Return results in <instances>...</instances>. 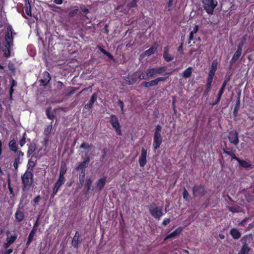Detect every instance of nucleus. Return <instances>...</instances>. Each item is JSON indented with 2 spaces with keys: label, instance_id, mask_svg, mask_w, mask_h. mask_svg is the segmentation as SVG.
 I'll list each match as a JSON object with an SVG mask.
<instances>
[{
  "label": "nucleus",
  "instance_id": "1",
  "mask_svg": "<svg viewBox=\"0 0 254 254\" xmlns=\"http://www.w3.org/2000/svg\"><path fill=\"white\" fill-rule=\"evenodd\" d=\"M162 127L160 125L155 126L153 135V147L154 150H157L160 147L163 141V137L161 135Z\"/></svg>",
  "mask_w": 254,
  "mask_h": 254
},
{
  "label": "nucleus",
  "instance_id": "2",
  "mask_svg": "<svg viewBox=\"0 0 254 254\" xmlns=\"http://www.w3.org/2000/svg\"><path fill=\"white\" fill-rule=\"evenodd\" d=\"M167 69L166 66H158L155 68H149L146 70L145 73L147 78H152L156 75H162Z\"/></svg>",
  "mask_w": 254,
  "mask_h": 254
},
{
  "label": "nucleus",
  "instance_id": "3",
  "mask_svg": "<svg viewBox=\"0 0 254 254\" xmlns=\"http://www.w3.org/2000/svg\"><path fill=\"white\" fill-rule=\"evenodd\" d=\"M203 7L209 14H212L214 10L218 5L216 0H201Z\"/></svg>",
  "mask_w": 254,
  "mask_h": 254
},
{
  "label": "nucleus",
  "instance_id": "4",
  "mask_svg": "<svg viewBox=\"0 0 254 254\" xmlns=\"http://www.w3.org/2000/svg\"><path fill=\"white\" fill-rule=\"evenodd\" d=\"M148 209L151 216L158 220H159L164 215L162 208L158 207L155 203H151L148 207Z\"/></svg>",
  "mask_w": 254,
  "mask_h": 254
},
{
  "label": "nucleus",
  "instance_id": "5",
  "mask_svg": "<svg viewBox=\"0 0 254 254\" xmlns=\"http://www.w3.org/2000/svg\"><path fill=\"white\" fill-rule=\"evenodd\" d=\"M110 123L115 129L117 134L121 136L122 135L121 127L118 117L115 115H111L110 117Z\"/></svg>",
  "mask_w": 254,
  "mask_h": 254
},
{
  "label": "nucleus",
  "instance_id": "6",
  "mask_svg": "<svg viewBox=\"0 0 254 254\" xmlns=\"http://www.w3.org/2000/svg\"><path fill=\"white\" fill-rule=\"evenodd\" d=\"M90 161L89 156H86L82 162H78L75 168V170L82 175H85V169L87 167Z\"/></svg>",
  "mask_w": 254,
  "mask_h": 254
},
{
  "label": "nucleus",
  "instance_id": "7",
  "mask_svg": "<svg viewBox=\"0 0 254 254\" xmlns=\"http://www.w3.org/2000/svg\"><path fill=\"white\" fill-rule=\"evenodd\" d=\"M250 237L248 235H245L243 237V238L241 240V243L243 244V245L240 249V250L238 252V254H249L251 248L249 246L248 244L247 243V240L248 238Z\"/></svg>",
  "mask_w": 254,
  "mask_h": 254
},
{
  "label": "nucleus",
  "instance_id": "8",
  "mask_svg": "<svg viewBox=\"0 0 254 254\" xmlns=\"http://www.w3.org/2000/svg\"><path fill=\"white\" fill-rule=\"evenodd\" d=\"M33 176H21L23 184L22 190L23 191H28L31 188L33 183Z\"/></svg>",
  "mask_w": 254,
  "mask_h": 254
},
{
  "label": "nucleus",
  "instance_id": "9",
  "mask_svg": "<svg viewBox=\"0 0 254 254\" xmlns=\"http://www.w3.org/2000/svg\"><path fill=\"white\" fill-rule=\"evenodd\" d=\"M192 192L194 197L202 196L205 194L206 190L203 185H194L192 188Z\"/></svg>",
  "mask_w": 254,
  "mask_h": 254
},
{
  "label": "nucleus",
  "instance_id": "10",
  "mask_svg": "<svg viewBox=\"0 0 254 254\" xmlns=\"http://www.w3.org/2000/svg\"><path fill=\"white\" fill-rule=\"evenodd\" d=\"M13 31L12 26L11 25H8L7 28V32L5 35V41L8 48H10L11 46H13Z\"/></svg>",
  "mask_w": 254,
  "mask_h": 254
},
{
  "label": "nucleus",
  "instance_id": "11",
  "mask_svg": "<svg viewBox=\"0 0 254 254\" xmlns=\"http://www.w3.org/2000/svg\"><path fill=\"white\" fill-rule=\"evenodd\" d=\"M228 137L231 143L235 145H237L239 144L238 133L236 130H232L229 132Z\"/></svg>",
  "mask_w": 254,
  "mask_h": 254
},
{
  "label": "nucleus",
  "instance_id": "12",
  "mask_svg": "<svg viewBox=\"0 0 254 254\" xmlns=\"http://www.w3.org/2000/svg\"><path fill=\"white\" fill-rule=\"evenodd\" d=\"M147 150L144 148L142 147L141 150V154L139 157L138 162L139 165L141 167H143L146 164L147 162Z\"/></svg>",
  "mask_w": 254,
  "mask_h": 254
},
{
  "label": "nucleus",
  "instance_id": "13",
  "mask_svg": "<svg viewBox=\"0 0 254 254\" xmlns=\"http://www.w3.org/2000/svg\"><path fill=\"white\" fill-rule=\"evenodd\" d=\"M169 73L166 72L164 74V76L158 77L154 79H153L149 81L150 82V87L157 86L159 82L160 81H166L169 78Z\"/></svg>",
  "mask_w": 254,
  "mask_h": 254
},
{
  "label": "nucleus",
  "instance_id": "14",
  "mask_svg": "<svg viewBox=\"0 0 254 254\" xmlns=\"http://www.w3.org/2000/svg\"><path fill=\"white\" fill-rule=\"evenodd\" d=\"M137 80V76L136 72L132 73H129L125 77L126 83L128 85L134 84Z\"/></svg>",
  "mask_w": 254,
  "mask_h": 254
},
{
  "label": "nucleus",
  "instance_id": "15",
  "mask_svg": "<svg viewBox=\"0 0 254 254\" xmlns=\"http://www.w3.org/2000/svg\"><path fill=\"white\" fill-rule=\"evenodd\" d=\"M107 180L106 177H104L100 179L96 183V186L93 188V190H96L98 192H100L101 190L104 187Z\"/></svg>",
  "mask_w": 254,
  "mask_h": 254
},
{
  "label": "nucleus",
  "instance_id": "16",
  "mask_svg": "<svg viewBox=\"0 0 254 254\" xmlns=\"http://www.w3.org/2000/svg\"><path fill=\"white\" fill-rule=\"evenodd\" d=\"M22 208L23 207H22L21 209L17 208L14 215L15 220L18 223L23 221L25 217L24 213L22 210Z\"/></svg>",
  "mask_w": 254,
  "mask_h": 254
},
{
  "label": "nucleus",
  "instance_id": "17",
  "mask_svg": "<svg viewBox=\"0 0 254 254\" xmlns=\"http://www.w3.org/2000/svg\"><path fill=\"white\" fill-rule=\"evenodd\" d=\"M43 78L40 80L41 83L44 86L47 85L51 79L50 73L45 71L43 73Z\"/></svg>",
  "mask_w": 254,
  "mask_h": 254
},
{
  "label": "nucleus",
  "instance_id": "18",
  "mask_svg": "<svg viewBox=\"0 0 254 254\" xmlns=\"http://www.w3.org/2000/svg\"><path fill=\"white\" fill-rule=\"evenodd\" d=\"M169 47L166 46L164 48L163 57L164 60L167 62L172 61L174 59L173 56L169 53Z\"/></svg>",
  "mask_w": 254,
  "mask_h": 254
},
{
  "label": "nucleus",
  "instance_id": "19",
  "mask_svg": "<svg viewBox=\"0 0 254 254\" xmlns=\"http://www.w3.org/2000/svg\"><path fill=\"white\" fill-rule=\"evenodd\" d=\"M183 230V228L181 226L177 228L175 231H174L173 232L171 233L169 235H168L165 239V240H168L169 239L175 237L177 236L179 234H180Z\"/></svg>",
  "mask_w": 254,
  "mask_h": 254
},
{
  "label": "nucleus",
  "instance_id": "20",
  "mask_svg": "<svg viewBox=\"0 0 254 254\" xmlns=\"http://www.w3.org/2000/svg\"><path fill=\"white\" fill-rule=\"evenodd\" d=\"M230 234L233 239L238 240L241 238L242 234L237 228H233L230 231Z\"/></svg>",
  "mask_w": 254,
  "mask_h": 254
},
{
  "label": "nucleus",
  "instance_id": "21",
  "mask_svg": "<svg viewBox=\"0 0 254 254\" xmlns=\"http://www.w3.org/2000/svg\"><path fill=\"white\" fill-rule=\"evenodd\" d=\"M79 232L76 231L71 241V244L74 248L77 249L78 248L79 243H80L79 239Z\"/></svg>",
  "mask_w": 254,
  "mask_h": 254
},
{
  "label": "nucleus",
  "instance_id": "22",
  "mask_svg": "<svg viewBox=\"0 0 254 254\" xmlns=\"http://www.w3.org/2000/svg\"><path fill=\"white\" fill-rule=\"evenodd\" d=\"M64 182L65 179L64 176H59V178L56 182L53 189L58 191L60 187L64 183Z\"/></svg>",
  "mask_w": 254,
  "mask_h": 254
},
{
  "label": "nucleus",
  "instance_id": "23",
  "mask_svg": "<svg viewBox=\"0 0 254 254\" xmlns=\"http://www.w3.org/2000/svg\"><path fill=\"white\" fill-rule=\"evenodd\" d=\"M24 9L26 14L29 16H32L31 6L29 0H24Z\"/></svg>",
  "mask_w": 254,
  "mask_h": 254
},
{
  "label": "nucleus",
  "instance_id": "24",
  "mask_svg": "<svg viewBox=\"0 0 254 254\" xmlns=\"http://www.w3.org/2000/svg\"><path fill=\"white\" fill-rule=\"evenodd\" d=\"M242 52L240 51L237 50H236L235 53L234 54L232 59L230 61V64L231 66L238 60L242 54Z\"/></svg>",
  "mask_w": 254,
  "mask_h": 254
},
{
  "label": "nucleus",
  "instance_id": "25",
  "mask_svg": "<svg viewBox=\"0 0 254 254\" xmlns=\"http://www.w3.org/2000/svg\"><path fill=\"white\" fill-rule=\"evenodd\" d=\"M8 146L9 148V149L16 153L17 152L18 148L16 145V141L14 139H12L10 140L8 143Z\"/></svg>",
  "mask_w": 254,
  "mask_h": 254
},
{
  "label": "nucleus",
  "instance_id": "26",
  "mask_svg": "<svg viewBox=\"0 0 254 254\" xmlns=\"http://www.w3.org/2000/svg\"><path fill=\"white\" fill-rule=\"evenodd\" d=\"M154 45L155 46H151L148 50H147L145 51L144 54L145 55L150 56L155 52V51H156V50L157 49L158 45H157V43H156V42H155L154 43Z\"/></svg>",
  "mask_w": 254,
  "mask_h": 254
},
{
  "label": "nucleus",
  "instance_id": "27",
  "mask_svg": "<svg viewBox=\"0 0 254 254\" xmlns=\"http://www.w3.org/2000/svg\"><path fill=\"white\" fill-rule=\"evenodd\" d=\"M192 72V68L190 66H189L182 72V76L184 78H188L190 76Z\"/></svg>",
  "mask_w": 254,
  "mask_h": 254
},
{
  "label": "nucleus",
  "instance_id": "28",
  "mask_svg": "<svg viewBox=\"0 0 254 254\" xmlns=\"http://www.w3.org/2000/svg\"><path fill=\"white\" fill-rule=\"evenodd\" d=\"M198 30V26L197 25H195L194 26L193 30L190 33L189 43H190V41L194 39V34H196Z\"/></svg>",
  "mask_w": 254,
  "mask_h": 254
},
{
  "label": "nucleus",
  "instance_id": "29",
  "mask_svg": "<svg viewBox=\"0 0 254 254\" xmlns=\"http://www.w3.org/2000/svg\"><path fill=\"white\" fill-rule=\"evenodd\" d=\"M53 121H52L50 123V124L48 125L44 129V134L47 137H49L50 134L51 133L52 128H53Z\"/></svg>",
  "mask_w": 254,
  "mask_h": 254
},
{
  "label": "nucleus",
  "instance_id": "30",
  "mask_svg": "<svg viewBox=\"0 0 254 254\" xmlns=\"http://www.w3.org/2000/svg\"><path fill=\"white\" fill-rule=\"evenodd\" d=\"M36 145L35 143H30L28 145V149L27 151L28 156H30L36 150Z\"/></svg>",
  "mask_w": 254,
  "mask_h": 254
},
{
  "label": "nucleus",
  "instance_id": "31",
  "mask_svg": "<svg viewBox=\"0 0 254 254\" xmlns=\"http://www.w3.org/2000/svg\"><path fill=\"white\" fill-rule=\"evenodd\" d=\"M67 170L66 165L65 162H62L60 166V172L59 175H64Z\"/></svg>",
  "mask_w": 254,
  "mask_h": 254
},
{
  "label": "nucleus",
  "instance_id": "32",
  "mask_svg": "<svg viewBox=\"0 0 254 254\" xmlns=\"http://www.w3.org/2000/svg\"><path fill=\"white\" fill-rule=\"evenodd\" d=\"M92 183V181L90 178H89L86 180L85 185L84 189H86V191L88 192L90 190L91 186Z\"/></svg>",
  "mask_w": 254,
  "mask_h": 254
},
{
  "label": "nucleus",
  "instance_id": "33",
  "mask_svg": "<svg viewBox=\"0 0 254 254\" xmlns=\"http://www.w3.org/2000/svg\"><path fill=\"white\" fill-rule=\"evenodd\" d=\"M51 107L48 108L46 110V115L49 119L53 120L55 118L56 116L51 113Z\"/></svg>",
  "mask_w": 254,
  "mask_h": 254
},
{
  "label": "nucleus",
  "instance_id": "34",
  "mask_svg": "<svg viewBox=\"0 0 254 254\" xmlns=\"http://www.w3.org/2000/svg\"><path fill=\"white\" fill-rule=\"evenodd\" d=\"M238 162L240 165L244 168H247L251 166L250 164L246 160H241L239 159Z\"/></svg>",
  "mask_w": 254,
  "mask_h": 254
},
{
  "label": "nucleus",
  "instance_id": "35",
  "mask_svg": "<svg viewBox=\"0 0 254 254\" xmlns=\"http://www.w3.org/2000/svg\"><path fill=\"white\" fill-rule=\"evenodd\" d=\"M17 236L16 234H15L14 235H11L10 236H9L8 235H7V238H6V241H8V243H10V244H12L15 241V240L17 239Z\"/></svg>",
  "mask_w": 254,
  "mask_h": 254
},
{
  "label": "nucleus",
  "instance_id": "36",
  "mask_svg": "<svg viewBox=\"0 0 254 254\" xmlns=\"http://www.w3.org/2000/svg\"><path fill=\"white\" fill-rule=\"evenodd\" d=\"M92 145L91 144H89L85 142H82L80 145V149H89L91 148Z\"/></svg>",
  "mask_w": 254,
  "mask_h": 254
},
{
  "label": "nucleus",
  "instance_id": "37",
  "mask_svg": "<svg viewBox=\"0 0 254 254\" xmlns=\"http://www.w3.org/2000/svg\"><path fill=\"white\" fill-rule=\"evenodd\" d=\"M218 67V62L217 60L213 61L210 69L216 71Z\"/></svg>",
  "mask_w": 254,
  "mask_h": 254
},
{
  "label": "nucleus",
  "instance_id": "38",
  "mask_svg": "<svg viewBox=\"0 0 254 254\" xmlns=\"http://www.w3.org/2000/svg\"><path fill=\"white\" fill-rule=\"evenodd\" d=\"M213 78H214L213 77H209L207 76L205 87L211 88Z\"/></svg>",
  "mask_w": 254,
  "mask_h": 254
},
{
  "label": "nucleus",
  "instance_id": "39",
  "mask_svg": "<svg viewBox=\"0 0 254 254\" xmlns=\"http://www.w3.org/2000/svg\"><path fill=\"white\" fill-rule=\"evenodd\" d=\"M246 38H244L237 46V50L242 52V48L245 43Z\"/></svg>",
  "mask_w": 254,
  "mask_h": 254
},
{
  "label": "nucleus",
  "instance_id": "40",
  "mask_svg": "<svg viewBox=\"0 0 254 254\" xmlns=\"http://www.w3.org/2000/svg\"><path fill=\"white\" fill-rule=\"evenodd\" d=\"M7 182H8V189L9 190V191L10 192V194H12V195H14V193L13 190L10 184V176H7Z\"/></svg>",
  "mask_w": 254,
  "mask_h": 254
},
{
  "label": "nucleus",
  "instance_id": "41",
  "mask_svg": "<svg viewBox=\"0 0 254 254\" xmlns=\"http://www.w3.org/2000/svg\"><path fill=\"white\" fill-rule=\"evenodd\" d=\"M34 236H35L34 234H31V233H30L29 234V236H28V239H27V242H26V244L27 247H28L30 245L31 243L32 242Z\"/></svg>",
  "mask_w": 254,
  "mask_h": 254
},
{
  "label": "nucleus",
  "instance_id": "42",
  "mask_svg": "<svg viewBox=\"0 0 254 254\" xmlns=\"http://www.w3.org/2000/svg\"><path fill=\"white\" fill-rule=\"evenodd\" d=\"M240 96L241 94L239 93L236 100V104L235 105L234 108H235V110H239L240 106Z\"/></svg>",
  "mask_w": 254,
  "mask_h": 254
},
{
  "label": "nucleus",
  "instance_id": "43",
  "mask_svg": "<svg viewBox=\"0 0 254 254\" xmlns=\"http://www.w3.org/2000/svg\"><path fill=\"white\" fill-rule=\"evenodd\" d=\"M26 133H24L22 138L19 141V144L21 147H22L26 143Z\"/></svg>",
  "mask_w": 254,
  "mask_h": 254
},
{
  "label": "nucleus",
  "instance_id": "44",
  "mask_svg": "<svg viewBox=\"0 0 254 254\" xmlns=\"http://www.w3.org/2000/svg\"><path fill=\"white\" fill-rule=\"evenodd\" d=\"M183 197L185 199H186V200H189V201L190 200V196L189 193H188V192L185 189H184V191L183 192Z\"/></svg>",
  "mask_w": 254,
  "mask_h": 254
},
{
  "label": "nucleus",
  "instance_id": "45",
  "mask_svg": "<svg viewBox=\"0 0 254 254\" xmlns=\"http://www.w3.org/2000/svg\"><path fill=\"white\" fill-rule=\"evenodd\" d=\"M97 95L96 93L93 94L89 103L93 105L94 103L97 100Z\"/></svg>",
  "mask_w": 254,
  "mask_h": 254
},
{
  "label": "nucleus",
  "instance_id": "46",
  "mask_svg": "<svg viewBox=\"0 0 254 254\" xmlns=\"http://www.w3.org/2000/svg\"><path fill=\"white\" fill-rule=\"evenodd\" d=\"M78 11V9H77V8H76L75 9L71 10L68 13V16L69 17H73L74 16H75V15H76L77 14Z\"/></svg>",
  "mask_w": 254,
  "mask_h": 254
},
{
  "label": "nucleus",
  "instance_id": "47",
  "mask_svg": "<svg viewBox=\"0 0 254 254\" xmlns=\"http://www.w3.org/2000/svg\"><path fill=\"white\" fill-rule=\"evenodd\" d=\"M223 153L226 154L228 155H230L232 152V148H223L222 149Z\"/></svg>",
  "mask_w": 254,
  "mask_h": 254
},
{
  "label": "nucleus",
  "instance_id": "48",
  "mask_svg": "<svg viewBox=\"0 0 254 254\" xmlns=\"http://www.w3.org/2000/svg\"><path fill=\"white\" fill-rule=\"evenodd\" d=\"M118 105L121 108L122 112L124 113V103L123 101H122L121 99H119L118 100Z\"/></svg>",
  "mask_w": 254,
  "mask_h": 254
},
{
  "label": "nucleus",
  "instance_id": "49",
  "mask_svg": "<svg viewBox=\"0 0 254 254\" xmlns=\"http://www.w3.org/2000/svg\"><path fill=\"white\" fill-rule=\"evenodd\" d=\"M102 152L103 154H102V156L101 157V160H103L107 156V152H108V149L107 148H104L102 150Z\"/></svg>",
  "mask_w": 254,
  "mask_h": 254
},
{
  "label": "nucleus",
  "instance_id": "50",
  "mask_svg": "<svg viewBox=\"0 0 254 254\" xmlns=\"http://www.w3.org/2000/svg\"><path fill=\"white\" fill-rule=\"evenodd\" d=\"M9 48H10L8 47L7 48L5 49L4 51V57L6 58H9L10 56V52Z\"/></svg>",
  "mask_w": 254,
  "mask_h": 254
},
{
  "label": "nucleus",
  "instance_id": "51",
  "mask_svg": "<svg viewBox=\"0 0 254 254\" xmlns=\"http://www.w3.org/2000/svg\"><path fill=\"white\" fill-rule=\"evenodd\" d=\"M178 52H180L181 54L183 55L184 54L183 52V42H182L180 44V45L179 46V47L177 49Z\"/></svg>",
  "mask_w": 254,
  "mask_h": 254
},
{
  "label": "nucleus",
  "instance_id": "52",
  "mask_svg": "<svg viewBox=\"0 0 254 254\" xmlns=\"http://www.w3.org/2000/svg\"><path fill=\"white\" fill-rule=\"evenodd\" d=\"M40 199L41 197L40 195H37L36 197H35L33 200L34 203V205L35 206L36 204H37L40 201Z\"/></svg>",
  "mask_w": 254,
  "mask_h": 254
},
{
  "label": "nucleus",
  "instance_id": "53",
  "mask_svg": "<svg viewBox=\"0 0 254 254\" xmlns=\"http://www.w3.org/2000/svg\"><path fill=\"white\" fill-rule=\"evenodd\" d=\"M149 83V81H143L141 84V86L145 88L150 87Z\"/></svg>",
  "mask_w": 254,
  "mask_h": 254
},
{
  "label": "nucleus",
  "instance_id": "54",
  "mask_svg": "<svg viewBox=\"0 0 254 254\" xmlns=\"http://www.w3.org/2000/svg\"><path fill=\"white\" fill-rule=\"evenodd\" d=\"M20 163V159L19 157H16L15 158L14 162L13 163V166L15 168H17L18 165Z\"/></svg>",
  "mask_w": 254,
  "mask_h": 254
},
{
  "label": "nucleus",
  "instance_id": "55",
  "mask_svg": "<svg viewBox=\"0 0 254 254\" xmlns=\"http://www.w3.org/2000/svg\"><path fill=\"white\" fill-rule=\"evenodd\" d=\"M174 0H169V1H168L167 3V7L168 8V11H170V8L173 5V2L174 1Z\"/></svg>",
  "mask_w": 254,
  "mask_h": 254
},
{
  "label": "nucleus",
  "instance_id": "56",
  "mask_svg": "<svg viewBox=\"0 0 254 254\" xmlns=\"http://www.w3.org/2000/svg\"><path fill=\"white\" fill-rule=\"evenodd\" d=\"M13 252V250L12 249H9L6 250L5 251H1V254H11Z\"/></svg>",
  "mask_w": 254,
  "mask_h": 254
},
{
  "label": "nucleus",
  "instance_id": "57",
  "mask_svg": "<svg viewBox=\"0 0 254 254\" xmlns=\"http://www.w3.org/2000/svg\"><path fill=\"white\" fill-rule=\"evenodd\" d=\"M39 219H40V217L38 216V218H37V220L35 222L34 224V225H33V228H37L38 229V227L40 224V223H39Z\"/></svg>",
  "mask_w": 254,
  "mask_h": 254
},
{
  "label": "nucleus",
  "instance_id": "58",
  "mask_svg": "<svg viewBox=\"0 0 254 254\" xmlns=\"http://www.w3.org/2000/svg\"><path fill=\"white\" fill-rule=\"evenodd\" d=\"M170 222V218H165L162 222V224L166 226H167Z\"/></svg>",
  "mask_w": 254,
  "mask_h": 254
},
{
  "label": "nucleus",
  "instance_id": "59",
  "mask_svg": "<svg viewBox=\"0 0 254 254\" xmlns=\"http://www.w3.org/2000/svg\"><path fill=\"white\" fill-rule=\"evenodd\" d=\"M226 85H227V84H226L225 82H223V84H222L221 88H220L219 91L223 93L224 92V90L225 89Z\"/></svg>",
  "mask_w": 254,
  "mask_h": 254
},
{
  "label": "nucleus",
  "instance_id": "60",
  "mask_svg": "<svg viewBox=\"0 0 254 254\" xmlns=\"http://www.w3.org/2000/svg\"><path fill=\"white\" fill-rule=\"evenodd\" d=\"M216 71L212 70H209L208 77L214 78Z\"/></svg>",
  "mask_w": 254,
  "mask_h": 254
},
{
  "label": "nucleus",
  "instance_id": "61",
  "mask_svg": "<svg viewBox=\"0 0 254 254\" xmlns=\"http://www.w3.org/2000/svg\"><path fill=\"white\" fill-rule=\"evenodd\" d=\"M210 90H211V88L205 87V89L203 93V97L207 96L208 95L209 92H210Z\"/></svg>",
  "mask_w": 254,
  "mask_h": 254
},
{
  "label": "nucleus",
  "instance_id": "62",
  "mask_svg": "<svg viewBox=\"0 0 254 254\" xmlns=\"http://www.w3.org/2000/svg\"><path fill=\"white\" fill-rule=\"evenodd\" d=\"M8 67L9 70L13 72L15 70L14 65L13 64H9Z\"/></svg>",
  "mask_w": 254,
  "mask_h": 254
},
{
  "label": "nucleus",
  "instance_id": "63",
  "mask_svg": "<svg viewBox=\"0 0 254 254\" xmlns=\"http://www.w3.org/2000/svg\"><path fill=\"white\" fill-rule=\"evenodd\" d=\"M93 105L92 104H91L90 103L85 105L84 106V108L85 109H87V110H90L93 107Z\"/></svg>",
  "mask_w": 254,
  "mask_h": 254
},
{
  "label": "nucleus",
  "instance_id": "64",
  "mask_svg": "<svg viewBox=\"0 0 254 254\" xmlns=\"http://www.w3.org/2000/svg\"><path fill=\"white\" fill-rule=\"evenodd\" d=\"M229 156H230L232 158V159L236 160V161H238L239 160V158L237 157L235 153L234 152H232Z\"/></svg>",
  "mask_w": 254,
  "mask_h": 254
}]
</instances>
